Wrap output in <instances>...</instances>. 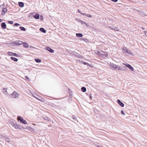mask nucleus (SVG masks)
Masks as SVG:
<instances>
[{
  "label": "nucleus",
  "mask_w": 147,
  "mask_h": 147,
  "mask_svg": "<svg viewBox=\"0 0 147 147\" xmlns=\"http://www.w3.org/2000/svg\"><path fill=\"white\" fill-rule=\"evenodd\" d=\"M124 49L126 50V53L131 55H133L132 53H131V51L130 50H128L125 47H124Z\"/></svg>",
  "instance_id": "nucleus-13"
},
{
  "label": "nucleus",
  "mask_w": 147,
  "mask_h": 147,
  "mask_svg": "<svg viewBox=\"0 0 147 147\" xmlns=\"http://www.w3.org/2000/svg\"><path fill=\"white\" fill-rule=\"evenodd\" d=\"M7 8L5 7L3 9L2 12H3V13H4V14H5V13L7 12Z\"/></svg>",
  "instance_id": "nucleus-23"
},
{
  "label": "nucleus",
  "mask_w": 147,
  "mask_h": 147,
  "mask_svg": "<svg viewBox=\"0 0 147 147\" xmlns=\"http://www.w3.org/2000/svg\"><path fill=\"white\" fill-rule=\"evenodd\" d=\"M81 14L83 15V16H87L89 18H91L92 17V16L91 15H90L89 14H87L85 13H81Z\"/></svg>",
  "instance_id": "nucleus-21"
},
{
  "label": "nucleus",
  "mask_w": 147,
  "mask_h": 147,
  "mask_svg": "<svg viewBox=\"0 0 147 147\" xmlns=\"http://www.w3.org/2000/svg\"><path fill=\"white\" fill-rule=\"evenodd\" d=\"M14 25L15 26H20V25L19 24H18V23H15L14 24Z\"/></svg>",
  "instance_id": "nucleus-36"
},
{
  "label": "nucleus",
  "mask_w": 147,
  "mask_h": 147,
  "mask_svg": "<svg viewBox=\"0 0 147 147\" xmlns=\"http://www.w3.org/2000/svg\"><path fill=\"white\" fill-rule=\"evenodd\" d=\"M16 123H14L13 122H12L11 123V124L12 125L13 127H16Z\"/></svg>",
  "instance_id": "nucleus-32"
},
{
  "label": "nucleus",
  "mask_w": 147,
  "mask_h": 147,
  "mask_svg": "<svg viewBox=\"0 0 147 147\" xmlns=\"http://www.w3.org/2000/svg\"><path fill=\"white\" fill-rule=\"evenodd\" d=\"M13 53H12L11 52H8L7 53V54L10 56H13Z\"/></svg>",
  "instance_id": "nucleus-31"
},
{
  "label": "nucleus",
  "mask_w": 147,
  "mask_h": 147,
  "mask_svg": "<svg viewBox=\"0 0 147 147\" xmlns=\"http://www.w3.org/2000/svg\"><path fill=\"white\" fill-rule=\"evenodd\" d=\"M34 60L37 63H39L41 62V59H37V58H35L34 59Z\"/></svg>",
  "instance_id": "nucleus-24"
},
{
  "label": "nucleus",
  "mask_w": 147,
  "mask_h": 147,
  "mask_svg": "<svg viewBox=\"0 0 147 147\" xmlns=\"http://www.w3.org/2000/svg\"><path fill=\"white\" fill-rule=\"evenodd\" d=\"M71 54L72 55L78 58H82V57L80 55V54L76 52L72 51L71 52Z\"/></svg>",
  "instance_id": "nucleus-6"
},
{
  "label": "nucleus",
  "mask_w": 147,
  "mask_h": 147,
  "mask_svg": "<svg viewBox=\"0 0 147 147\" xmlns=\"http://www.w3.org/2000/svg\"><path fill=\"white\" fill-rule=\"evenodd\" d=\"M78 12L79 13H81H81H81V11H80V10H79V9H78Z\"/></svg>",
  "instance_id": "nucleus-46"
},
{
  "label": "nucleus",
  "mask_w": 147,
  "mask_h": 147,
  "mask_svg": "<svg viewBox=\"0 0 147 147\" xmlns=\"http://www.w3.org/2000/svg\"><path fill=\"white\" fill-rule=\"evenodd\" d=\"M81 23V24L83 25L84 24H85L86 26H87V24L86 23V22H85L84 21H83V20H82V21H81V22H80Z\"/></svg>",
  "instance_id": "nucleus-29"
},
{
  "label": "nucleus",
  "mask_w": 147,
  "mask_h": 147,
  "mask_svg": "<svg viewBox=\"0 0 147 147\" xmlns=\"http://www.w3.org/2000/svg\"><path fill=\"white\" fill-rule=\"evenodd\" d=\"M34 97H35L36 98H36L35 96H34Z\"/></svg>",
  "instance_id": "nucleus-54"
},
{
  "label": "nucleus",
  "mask_w": 147,
  "mask_h": 147,
  "mask_svg": "<svg viewBox=\"0 0 147 147\" xmlns=\"http://www.w3.org/2000/svg\"><path fill=\"white\" fill-rule=\"evenodd\" d=\"M26 129L29 130L31 131H33L34 130V129L29 126H28L26 127Z\"/></svg>",
  "instance_id": "nucleus-16"
},
{
  "label": "nucleus",
  "mask_w": 147,
  "mask_h": 147,
  "mask_svg": "<svg viewBox=\"0 0 147 147\" xmlns=\"http://www.w3.org/2000/svg\"><path fill=\"white\" fill-rule=\"evenodd\" d=\"M18 119V121H20V122L24 124H27V121L25 120H24L23 118L21 116H18L17 117Z\"/></svg>",
  "instance_id": "nucleus-4"
},
{
  "label": "nucleus",
  "mask_w": 147,
  "mask_h": 147,
  "mask_svg": "<svg viewBox=\"0 0 147 147\" xmlns=\"http://www.w3.org/2000/svg\"><path fill=\"white\" fill-rule=\"evenodd\" d=\"M1 27L3 29H5L6 28V25L5 22H2L1 24Z\"/></svg>",
  "instance_id": "nucleus-14"
},
{
  "label": "nucleus",
  "mask_w": 147,
  "mask_h": 147,
  "mask_svg": "<svg viewBox=\"0 0 147 147\" xmlns=\"http://www.w3.org/2000/svg\"><path fill=\"white\" fill-rule=\"evenodd\" d=\"M19 93L16 91H14L11 94V97L12 98H16L19 97Z\"/></svg>",
  "instance_id": "nucleus-5"
},
{
  "label": "nucleus",
  "mask_w": 147,
  "mask_h": 147,
  "mask_svg": "<svg viewBox=\"0 0 147 147\" xmlns=\"http://www.w3.org/2000/svg\"><path fill=\"white\" fill-rule=\"evenodd\" d=\"M3 21V20L1 19L0 18V22H1Z\"/></svg>",
  "instance_id": "nucleus-49"
},
{
  "label": "nucleus",
  "mask_w": 147,
  "mask_h": 147,
  "mask_svg": "<svg viewBox=\"0 0 147 147\" xmlns=\"http://www.w3.org/2000/svg\"><path fill=\"white\" fill-rule=\"evenodd\" d=\"M25 78H26V79H27V80H28V79H29V78L27 76H25Z\"/></svg>",
  "instance_id": "nucleus-45"
},
{
  "label": "nucleus",
  "mask_w": 147,
  "mask_h": 147,
  "mask_svg": "<svg viewBox=\"0 0 147 147\" xmlns=\"http://www.w3.org/2000/svg\"><path fill=\"white\" fill-rule=\"evenodd\" d=\"M81 91L83 92H85L86 91V88L84 87H82L81 88Z\"/></svg>",
  "instance_id": "nucleus-25"
},
{
  "label": "nucleus",
  "mask_w": 147,
  "mask_h": 147,
  "mask_svg": "<svg viewBox=\"0 0 147 147\" xmlns=\"http://www.w3.org/2000/svg\"><path fill=\"white\" fill-rule=\"evenodd\" d=\"M40 20H43V16L42 15H41L40 16Z\"/></svg>",
  "instance_id": "nucleus-38"
},
{
  "label": "nucleus",
  "mask_w": 147,
  "mask_h": 147,
  "mask_svg": "<svg viewBox=\"0 0 147 147\" xmlns=\"http://www.w3.org/2000/svg\"><path fill=\"white\" fill-rule=\"evenodd\" d=\"M5 138V140L7 142L9 143L10 142V138L8 136H5L3 137Z\"/></svg>",
  "instance_id": "nucleus-10"
},
{
  "label": "nucleus",
  "mask_w": 147,
  "mask_h": 147,
  "mask_svg": "<svg viewBox=\"0 0 147 147\" xmlns=\"http://www.w3.org/2000/svg\"><path fill=\"white\" fill-rule=\"evenodd\" d=\"M3 5H4V6H5V5L4 4H3Z\"/></svg>",
  "instance_id": "nucleus-53"
},
{
  "label": "nucleus",
  "mask_w": 147,
  "mask_h": 147,
  "mask_svg": "<svg viewBox=\"0 0 147 147\" xmlns=\"http://www.w3.org/2000/svg\"><path fill=\"white\" fill-rule=\"evenodd\" d=\"M30 48L31 49H32V48H34V47L32 46H30Z\"/></svg>",
  "instance_id": "nucleus-44"
},
{
  "label": "nucleus",
  "mask_w": 147,
  "mask_h": 147,
  "mask_svg": "<svg viewBox=\"0 0 147 147\" xmlns=\"http://www.w3.org/2000/svg\"><path fill=\"white\" fill-rule=\"evenodd\" d=\"M13 56H16V57H18V54H17V53H13Z\"/></svg>",
  "instance_id": "nucleus-34"
},
{
  "label": "nucleus",
  "mask_w": 147,
  "mask_h": 147,
  "mask_svg": "<svg viewBox=\"0 0 147 147\" xmlns=\"http://www.w3.org/2000/svg\"><path fill=\"white\" fill-rule=\"evenodd\" d=\"M97 147H102V146H99V145H98L97 146Z\"/></svg>",
  "instance_id": "nucleus-51"
},
{
  "label": "nucleus",
  "mask_w": 147,
  "mask_h": 147,
  "mask_svg": "<svg viewBox=\"0 0 147 147\" xmlns=\"http://www.w3.org/2000/svg\"><path fill=\"white\" fill-rule=\"evenodd\" d=\"M144 33L145 34V35L147 37V31H145L144 32Z\"/></svg>",
  "instance_id": "nucleus-42"
},
{
  "label": "nucleus",
  "mask_w": 147,
  "mask_h": 147,
  "mask_svg": "<svg viewBox=\"0 0 147 147\" xmlns=\"http://www.w3.org/2000/svg\"><path fill=\"white\" fill-rule=\"evenodd\" d=\"M89 97L90 98V99H92V97L91 96V94H90L89 95Z\"/></svg>",
  "instance_id": "nucleus-41"
},
{
  "label": "nucleus",
  "mask_w": 147,
  "mask_h": 147,
  "mask_svg": "<svg viewBox=\"0 0 147 147\" xmlns=\"http://www.w3.org/2000/svg\"><path fill=\"white\" fill-rule=\"evenodd\" d=\"M123 64L124 65H125L126 66V65L127 64V63H123Z\"/></svg>",
  "instance_id": "nucleus-50"
},
{
  "label": "nucleus",
  "mask_w": 147,
  "mask_h": 147,
  "mask_svg": "<svg viewBox=\"0 0 147 147\" xmlns=\"http://www.w3.org/2000/svg\"><path fill=\"white\" fill-rule=\"evenodd\" d=\"M110 67L112 69H114L115 70L117 69L119 70H124L123 69H121L119 66L113 63L111 64Z\"/></svg>",
  "instance_id": "nucleus-2"
},
{
  "label": "nucleus",
  "mask_w": 147,
  "mask_h": 147,
  "mask_svg": "<svg viewBox=\"0 0 147 147\" xmlns=\"http://www.w3.org/2000/svg\"><path fill=\"white\" fill-rule=\"evenodd\" d=\"M46 49L48 51L50 52L51 53H53L54 52V50L53 49H51L49 47H47L46 48Z\"/></svg>",
  "instance_id": "nucleus-12"
},
{
  "label": "nucleus",
  "mask_w": 147,
  "mask_h": 147,
  "mask_svg": "<svg viewBox=\"0 0 147 147\" xmlns=\"http://www.w3.org/2000/svg\"><path fill=\"white\" fill-rule=\"evenodd\" d=\"M10 59L11 60H13L15 62H17L18 60L17 58L13 57H10Z\"/></svg>",
  "instance_id": "nucleus-20"
},
{
  "label": "nucleus",
  "mask_w": 147,
  "mask_h": 147,
  "mask_svg": "<svg viewBox=\"0 0 147 147\" xmlns=\"http://www.w3.org/2000/svg\"><path fill=\"white\" fill-rule=\"evenodd\" d=\"M126 66L129 68L131 71H133L134 70V69L133 67L130 65L129 64H127L126 65Z\"/></svg>",
  "instance_id": "nucleus-11"
},
{
  "label": "nucleus",
  "mask_w": 147,
  "mask_h": 147,
  "mask_svg": "<svg viewBox=\"0 0 147 147\" xmlns=\"http://www.w3.org/2000/svg\"><path fill=\"white\" fill-rule=\"evenodd\" d=\"M19 28L22 31H25L26 30V29L22 26L20 27Z\"/></svg>",
  "instance_id": "nucleus-27"
},
{
  "label": "nucleus",
  "mask_w": 147,
  "mask_h": 147,
  "mask_svg": "<svg viewBox=\"0 0 147 147\" xmlns=\"http://www.w3.org/2000/svg\"><path fill=\"white\" fill-rule=\"evenodd\" d=\"M8 22L9 24H12L13 23V22L12 21H9Z\"/></svg>",
  "instance_id": "nucleus-35"
},
{
  "label": "nucleus",
  "mask_w": 147,
  "mask_h": 147,
  "mask_svg": "<svg viewBox=\"0 0 147 147\" xmlns=\"http://www.w3.org/2000/svg\"><path fill=\"white\" fill-rule=\"evenodd\" d=\"M43 118L44 119L48 121H49V118L46 116H45L43 117Z\"/></svg>",
  "instance_id": "nucleus-30"
},
{
  "label": "nucleus",
  "mask_w": 147,
  "mask_h": 147,
  "mask_svg": "<svg viewBox=\"0 0 147 147\" xmlns=\"http://www.w3.org/2000/svg\"><path fill=\"white\" fill-rule=\"evenodd\" d=\"M76 20L78 22H81V21H82V20L78 18L76 19Z\"/></svg>",
  "instance_id": "nucleus-37"
},
{
  "label": "nucleus",
  "mask_w": 147,
  "mask_h": 147,
  "mask_svg": "<svg viewBox=\"0 0 147 147\" xmlns=\"http://www.w3.org/2000/svg\"><path fill=\"white\" fill-rule=\"evenodd\" d=\"M76 35L77 37H82L83 36V34L82 33H76Z\"/></svg>",
  "instance_id": "nucleus-22"
},
{
  "label": "nucleus",
  "mask_w": 147,
  "mask_h": 147,
  "mask_svg": "<svg viewBox=\"0 0 147 147\" xmlns=\"http://www.w3.org/2000/svg\"><path fill=\"white\" fill-rule=\"evenodd\" d=\"M6 90L5 91V92H5L7 93V89H6L5 88H3V90Z\"/></svg>",
  "instance_id": "nucleus-43"
},
{
  "label": "nucleus",
  "mask_w": 147,
  "mask_h": 147,
  "mask_svg": "<svg viewBox=\"0 0 147 147\" xmlns=\"http://www.w3.org/2000/svg\"><path fill=\"white\" fill-rule=\"evenodd\" d=\"M121 113L123 115H125V113L124 112V111L123 110H121Z\"/></svg>",
  "instance_id": "nucleus-39"
},
{
  "label": "nucleus",
  "mask_w": 147,
  "mask_h": 147,
  "mask_svg": "<svg viewBox=\"0 0 147 147\" xmlns=\"http://www.w3.org/2000/svg\"><path fill=\"white\" fill-rule=\"evenodd\" d=\"M117 102L119 105L121 107H124V104L122 102H121L120 100L118 99L117 100Z\"/></svg>",
  "instance_id": "nucleus-9"
},
{
  "label": "nucleus",
  "mask_w": 147,
  "mask_h": 147,
  "mask_svg": "<svg viewBox=\"0 0 147 147\" xmlns=\"http://www.w3.org/2000/svg\"><path fill=\"white\" fill-rule=\"evenodd\" d=\"M20 125H17V124L16 123V127H15V128L16 129H20Z\"/></svg>",
  "instance_id": "nucleus-28"
},
{
  "label": "nucleus",
  "mask_w": 147,
  "mask_h": 147,
  "mask_svg": "<svg viewBox=\"0 0 147 147\" xmlns=\"http://www.w3.org/2000/svg\"><path fill=\"white\" fill-rule=\"evenodd\" d=\"M33 17L36 19H38L40 18V15L38 13H31Z\"/></svg>",
  "instance_id": "nucleus-7"
},
{
  "label": "nucleus",
  "mask_w": 147,
  "mask_h": 147,
  "mask_svg": "<svg viewBox=\"0 0 147 147\" xmlns=\"http://www.w3.org/2000/svg\"><path fill=\"white\" fill-rule=\"evenodd\" d=\"M72 118L75 121L76 119V118L75 117V116L74 115H73L72 116Z\"/></svg>",
  "instance_id": "nucleus-33"
},
{
  "label": "nucleus",
  "mask_w": 147,
  "mask_h": 147,
  "mask_svg": "<svg viewBox=\"0 0 147 147\" xmlns=\"http://www.w3.org/2000/svg\"><path fill=\"white\" fill-rule=\"evenodd\" d=\"M124 68L125 69H127V67L126 66H124Z\"/></svg>",
  "instance_id": "nucleus-47"
},
{
  "label": "nucleus",
  "mask_w": 147,
  "mask_h": 147,
  "mask_svg": "<svg viewBox=\"0 0 147 147\" xmlns=\"http://www.w3.org/2000/svg\"><path fill=\"white\" fill-rule=\"evenodd\" d=\"M111 1L114 2H116L118 1V0H111Z\"/></svg>",
  "instance_id": "nucleus-40"
},
{
  "label": "nucleus",
  "mask_w": 147,
  "mask_h": 147,
  "mask_svg": "<svg viewBox=\"0 0 147 147\" xmlns=\"http://www.w3.org/2000/svg\"><path fill=\"white\" fill-rule=\"evenodd\" d=\"M109 28L111 29L115 30L116 31H118L119 30L118 28L114 26H111L109 27Z\"/></svg>",
  "instance_id": "nucleus-15"
},
{
  "label": "nucleus",
  "mask_w": 147,
  "mask_h": 147,
  "mask_svg": "<svg viewBox=\"0 0 147 147\" xmlns=\"http://www.w3.org/2000/svg\"><path fill=\"white\" fill-rule=\"evenodd\" d=\"M123 51H124L125 52V53L126 50L124 49V48H123Z\"/></svg>",
  "instance_id": "nucleus-48"
},
{
  "label": "nucleus",
  "mask_w": 147,
  "mask_h": 147,
  "mask_svg": "<svg viewBox=\"0 0 147 147\" xmlns=\"http://www.w3.org/2000/svg\"><path fill=\"white\" fill-rule=\"evenodd\" d=\"M137 11L142 16L144 17L147 16L146 13L142 11L138 10Z\"/></svg>",
  "instance_id": "nucleus-8"
},
{
  "label": "nucleus",
  "mask_w": 147,
  "mask_h": 147,
  "mask_svg": "<svg viewBox=\"0 0 147 147\" xmlns=\"http://www.w3.org/2000/svg\"><path fill=\"white\" fill-rule=\"evenodd\" d=\"M3 15H4L5 14H4V13H3V12H2V13H1Z\"/></svg>",
  "instance_id": "nucleus-52"
},
{
  "label": "nucleus",
  "mask_w": 147,
  "mask_h": 147,
  "mask_svg": "<svg viewBox=\"0 0 147 147\" xmlns=\"http://www.w3.org/2000/svg\"><path fill=\"white\" fill-rule=\"evenodd\" d=\"M81 40H84V41L85 42H87L89 41V40L88 39H87L86 38H81Z\"/></svg>",
  "instance_id": "nucleus-26"
},
{
  "label": "nucleus",
  "mask_w": 147,
  "mask_h": 147,
  "mask_svg": "<svg viewBox=\"0 0 147 147\" xmlns=\"http://www.w3.org/2000/svg\"><path fill=\"white\" fill-rule=\"evenodd\" d=\"M11 44L16 46H19L23 44V46L26 48H28L29 47V45L27 42H23L22 41L19 40H17L12 42H11Z\"/></svg>",
  "instance_id": "nucleus-1"
},
{
  "label": "nucleus",
  "mask_w": 147,
  "mask_h": 147,
  "mask_svg": "<svg viewBox=\"0 0 147 147\" xmlns=\"http://www.w3.org/2000/svg\"><path fill=\"white\" fill-rule=\"evenodd\" d=\"M98 54L101 56L103 57V58H105L108 56V54L107 52H105L103 51H101L100 52L98 51Z\"/></svg>",
  "instance_id": "nucleus-3"
},
{
  "label": "nucleus",
  "mask_w": 147,
  "mask_h": 147,
  "mask_svg": "<svg viewBox=\"0 0 147 147\" xmlns=\"http://www.w3.org/2000/svg\"><path fill=\"white\" fill-rule=\"evenodd\" d=\"M43 33H46V30L43 28H40L39 29Z\"/></svg>",
  "instance_id": "nucleus-19"
},
{
  "label": "nucleus",
  "mask_w": 147,
  "mask_h": 147,
  "mask_svg": "<svg viewBox=\"0 0 147 147\" xmlns=\"http://www.w3.org/2000/svg\"><path fill=\"white\" fill-rule=\"evenodd\" d=\"M81 62L84 65H87L88 66H90L91 67H92V65H90V64L86 62H84L83 61H82Z\"/></svg>",
  "instance_id": "nucleus-18"
},
{
  "label": "nucleus",
  "mask_w": 147,
  "mask_h": 147,
  "mask_svg": "<svg viewBox=\"0 0 147 147\" xmlns=\"http://www.w3.org/2000/svg\"><path fill=\"white\" fill-rule=\"evenodd\" d=\"M18 5L20 7H22L24 6V3L23 2H19L18 3Z\"/></svg>",
  "instance_id": "nucleus-17"
}]
</instances>
